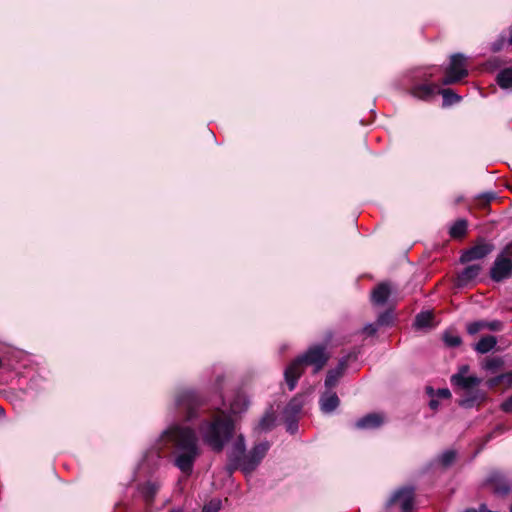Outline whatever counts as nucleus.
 <instances>
[{"instance_id": "1a4fd4ad", "label": "nucleus", "mask_w": 512, "mask_h": 512, "mask_svg": "<svg viewBox=\"0 0 512 512\" xmlns=\"http://www.w3.org/2000/svg\"><path fill=\"white\" fill-rule=\"evenodd\" d=\"M485 484L490 486L493 493L497 495H507L510 492V483L505 475L498 470L489 473L485 480Z\"/></svg>"}, {"instance_id": "20e7f679", "label": "nucleus", "mask_w": 512, "mask_h": 512, "mask_svg": "<svg viewBox=\"0 0 512 512\" xmlns=\"http://www.w3.org/2000/svg\"><path fill=\"white\" fill-rule=\"evenodd\" d=\"M328 356L325 353V347L314 346L311 347L304 355L296 358L284 372L286 383L289 390L295 389L298 379L303 373L304 364L313 365L314 372H319L326 364Z\"/></svg>"}, {"instance_id": "393cba45", "label": "nucleus", "mask_w": 512, "mask_h": 512, "mask_svg": "<svg viewBox=\"0 0 512 512\" xmlns=\"http://www.w3.org/2000/svg\"><path fill=\"white\" fill-rule=\"evenodd\" d=\"M437 94H441L443 97V105L449 106L460 101V97L454 93L451 89H440L438 87Z\"/></svg>"}, {"instance_id": "0eeeda50", "label": "nucleus", "mask_w": 512, "mask_h": 512, "mask_svg": "<svg viewBox=\"0 0 512 512\" xmlns=\"http://www.w3.org/2000/svg\"><path fill=\"white\" fill-rule=\"evenodd\" d=\"M512 275V246L507 245L496 257L490 276L494 281L500 282Z\"/></svg>"}, {"instance_id": "f8f14e48", "label": "nucleus", "mask_w": 512, "mask_h": 512, "mask_svg": "<svg viewBox=\"0 0 512 512\" xmlns=\"http://www.w3.org/2000/svg\"><path fill=\"white\" fill-rule=\"evenodd\" d=\"M438 85L427 83H416L411 87L410 93L413 97L428 101L438 92Z\"/></svg>"}, {"instance_id": "aec40b11", "label": "nucleus", "mask_w": 512, "mask_h": 512, "mask_svg": "<svg viewBox=\"0 0 512 512\" xmlns=\"http://www.w3.org/2000/svg\"><path fill=\"white\" fill-rule=\"evenodd\" d=\"M496 344H497V339L495 336H492V335L484 336L475 345V350L478 353L486 354V353L490 352L492 349H494Z\"/></svg>"}, {"instance_id": "4be33fe9", "label": "nucleus", "mask_w": 512, "mask_h": 512, "mask_svg": "<svg viewBox=\"0 0 512 512\" xmlns=\"http://www.w3.org/2000/svg\"><path fill=\"white\" fill-rule=\"evenodd\" d=\"M275 420L276 418L274 413L268 411L262 416L257 426L255 427V430L260 433L270 431L274 427Z\"/></svg>"}, {"instance_id": "473e14b6", "label": "nucleus", "mask_w": 512, "mask_h": 512, "mask_svg": "<svg viewBox=\"0 0 512 512\" xmlns=\"http://www.w3.org/2000/svg\"><path fill=\"white\" fill-rule=\"evenodd\" d=\"M496 198V194L494 192H486L482 193L478 196L479 200H483V203H490L492 200Z\"/></svg>"}, {"instance_id": "7ed1b4c3", "label": "nucleus", "mask_w": 512, "mask_h": 512, "mask_svg": "<svg viewBox=\"0 0 512 512\" xmlns=\"http://www.w3.org/2000/svg\"><path fill=\"white\" fill-rule=\"evenodd\" d=\"M234 421L229 413L220 410L199 425V433L213 451L221 452L234 433Z\"/></svg>"}, {"instance_id": "f257e3e1", "label": "nucleus", "mask_w": 512, "mask_h": 512, "mask_svg": "<svg viewBox=\"0 0 512 512\" xmlns=\"http://www.w3.org/2000/svg\"><path fill=\"white\" fill-rule=\"evenodd\" d=\"M162 439L173 446V463L186 476L193 472L202 450L196 431L190 427L173 425L163 431Z\"/></svg>"}, {"instance_id": "4c0bfd02", "label": "nucleus", "mask_w": 512, "mask_h": 512, "mask_svg": "<svg viewBox=\"0 0 512 512\" xmlns=\"http://www.w3.org/2000/svg\"><path fill=\"white\" fill-rule=\"evenodd\" d=\"M502 409L505 411V412H509V413H512V396L506 400L502 405H501Z\"/></svg>"}, {"instance_id": "6e6552de", "label": "nucleus", "mask_w": 512, "mask_h": 512, "mask_svg": "<svg viewBox=\"0 0 512 512\" xmlns=\"http://www.w3.org/2000/svg\"><path fill=\"white\" fill-rule=\"evenodd\" d=\"M466 58L463 54H454L450 58V64L446 69V76L442 80L443 85H450L460 81L467 76L468 71L465 65Z\"/></svg>"}, {"instance_id": "c85d7f7f", "label": "nucleus", "mask_w": 512, "mask_h": 512, "mask_svg": "<svg viewBox=\"0 0 512 512\" xmlns=\"http://www.w3.org/2000/svg\"><path fill=\"white\" fill-rule=\"evenodd\" d=\"M503 365V360L500 357L490 358L485 361L483 368L487 371L494 372Z\"/></svg>"}, {"instance_id": "bb28decb", "label": "nucleus", "mask_w": 512, "mask_h": 512, "mask_svg": "<svg viewBox=\"0 0 512 512\" xmlns=\"http://www.w3.org/2000/svg\"><path fill=\"white\" fill-rule=\"evenodd\" d=\"M455 459H456V451L449 449V450L444 451L438 457V462L443 467H448L455 461Z\"/></svg>"}, {"instance_id": "ddd939ff", "label": "nucleus", "mask_w": 512, "mask_h": 512, "mask_svg": "<svg viewBox=\"0 0 512 512\" xmlns=\"http://www.w3.org/2000/svg\"><path fill=\"white\" fill-rule=\"evenodd\" d=\"M348 357H343L336 368L328 371L325 386L328 390H331L335 387L339 381V379L343 376L345 369L347 368Z\"/></svg>"}, {"instance_id": "412c9836", "label": "nucleus", "mask_w": 512, "mask_h": 512, "mask_svg": "<svg viewBox=\"0 0 512 512\" xmlns=\"http://www.w3.org/2000/svg\"><path fill=\"white\" fill-rule=\"evenodd\" d=\"M496 82L504 90L512 89V67L501 70L497 74Z\"/></svg>"}, {"instance_id": "e433bc0d", "label": "nucleus", "mask_w": 512, "mask_h": 512, "mask_svg": "<svg viewBox=\"0 0 512 512\" xmlns=\"http://www.w3.org/2000/svg\"><path fill=\"white\" fill-rule=\"evenodd\" d=\"M437 396L440 398L448 399L451 396V392L447 388H442L437 391Z\"/></svg>"}, {"instance_id": "c756f323", "label": "nucleus", "mask_w": 512, "mask_h": 512, "mask_svg": "<svg viewBox=\"0 0 512 512\" xmlns=\"http://www.w3.org/2000/svg\"><path fill=\"white\" fill-rule=\"evenodd\" d=\"M393 321L392 311H385L377 319L378 326H389Z\"/></svg>"}, {"instance_id": "4468645a", "label": "nucleus", "mask_w": 512, "mask_h": 512, "mask_svg": "<svg viewBox=\"0 0 512 512\" xmlns=\"http://www.w3.org/2000/svg\"><path fill=\"white\" fill-rule=\"evenodd\" d=\"M488 329L490 331H501L503 329V323L499 320L493 321H475L467 325V332L470 335H475L481 330Z\"/></svg>"}, {"instance_id": "c9c22d12", "label": "nucleus", "mask_w": 512, "mask_h": 512, "mask_svg": "<svg viewBox=\"0 0 512 512\" xmlns=\"http://www.w3.org/2000/svg\"><path fill=\"white\" fill-rule=\"evenodd\" d=\"M504 42H505V38L503 36H501L498 41L493 43V45H492L493 51L496 52V51L501 50L504 46Z\"/></svg>"}, {"instance_id": "72a5a7b5", "label": "nucleus", "mask_w": 512, "mask_h": 512, "mask_svg": "<svg viewBox=\"0 0 512 512\" xmlns=\"http://www.w3.org/2000/svg\"><path fill=\"white\" fill-rule=\"evenodd\" d=\"M363 332L367 334L368 336H372L377 332V325L376 324H368L363 328Z\"/></svg>"}, {"instance_id": "2f4dec72", "label": "nucleus", "mask_w": 512, "mask_h": 512, "mask_svg": "<svg viewBox=\"0 0 512 512\" xmlns=\"http://www.w3.org/2000/svg\"><path fill=\"white\" fill-rule=\"evenodd\" d=\"M221 509V500L212 499L204 505L201 512H218Z\"/></svg>"}, {"instance_id": "f704fd0d", "label": "nucleus", "mask_w": 512, "mask_h": 512, "mask_svg": "<svg viewBox=\"0 0 512 512\" xmlns=\"http://www.w3.org/2000/svg\"><path fill=\"white\" fill-rule=\"evenodd\" d=\"M469 366L468 365H462L459 367V370L456 374H453L452 376H460V377H467L469 372Z\"/></svg>"}, {"instance_id": "39448f33", "label": "nucleus", "mask_w": 512, "mask_h": 512, "mask_svg": "<svg viewBox=\"0 0 512 512\" xmlns=\"http://www.w3.org/2000/svg\"><path fill=\"white\" fill-rule=\"evenodd\" d=\"M481 382V378L475 375L467 377L451 376L452 385L465 391V395L459 400L460 406L471 408L476 403H480L485 400V393L477 389Z\"/></svg>"}, {"instance_id": "cd10ccee", "label": "nucleus", "mask_w": 512, "mask_h": 512, "mask_svg": "<svg viewBox=\"0 0 512 512\" xmlns=\"http://www.w3.org/2000/svg\"><path fill=\"white\" fill-rule=\"evenodd\" d=\"M432 320V314L430 312H421L415 318V326L417 328L427 327Z\"/></svg>"}, {"instance_id": "423d86ee", "label": "nucleus", "mask_w": 512, "mask_h": 512, "mask_svg": "<svg viewBox=\"0 0 512 512\" xmlns=\"http://www.w3.org/2000/svg\"><path fill=\"white\" fill-rule=\"evenodd\" d=\"M174 406L180 416L190 421L197 415L200 399L193 390L181 389L175 395Z\"/></svg>"}, {"instance_id": "ea45409f", "label": "nucleus", "mask_w": 512, "mask_h": 512, "mask_svg": "<svg viewBox=\"0 0 512 512\" xmlns=\"http://www.w3.org/2000/svg\"><path fill=\"white\" fill-rule=\"evenodd\" d=\"M439 402L435 399H431L429 402V406L431 409L435 410L438 408Z\"/></svg>"}, {"instance_id": "a878e982", "label": "nucleus", "mask_w": 512, "mask_h": 512, "mask_svg": "<svg viewBox=\"0 0 512 512\" xmlns=\"http://www.w3.org/2000/svg\"><path fill=\"white\" fill-rule=\"evenodd\" d=\"M467 222L463 219L456 221L450 228V235L454 238L462 237L466 233Z\"/></svg>"}, {"instance_id": "b1692460", "label": "nucleus", "mask_w": 512, "mask_h": 512, "mask_svg": "<svg viewBox=\"0 0 512 512\" xmlns=\"http://www.w3.org/2000/svg\"><path fill=\"white\" fill-rule=\"evenodd\" d=\"M487 385L490 388H495L499 385H504L506 387H510L512 385V374L504 373L493 377L487 381Z\"/></svg>"}, {"instance_id": "6ab92c4d", "label": "nucleus", "mask_w": 512, "mask_h": 512, "mask_svg": "<svg viewBox=\"0 0 512 512\" xmlns=\"http://www.w3.org/2000/svg\"><path fill=\"white\" fill-rule=\"evenodd\" d=\"M249 406V400L244 394H237L232 402L230 403V413L240 414L247 410Z\"/></svg>"}, {"instance_id": "5701e85b", "label": "nucleus", "mask_w": 512, "mask_h": 512, "mask_svg": "<svg viewBox=\"0 0 512 512\" xmlns=\"http://www.w3.org/2000/svg\"><path fill=\"white\" fill-rule=\"evenodd\" d=\"M304 400L301 396L294 397L285 407L284 414L287 417H294L302 410Z\"/></svg>"}, {"instance_id": "a18cd8bd", "label": "nucleus", "mask_w": 512, "mask_h": 512, "mask_svg": "<svg viewBox=\"0 0 512 512\" xmlns=\"http://www.w3.org/2000/svg\"><path fill=\"white\" fill-rule=\"evenodd\" d=\"M152 486V492H155L156 488L154 487V485H151Z\"/></svg>"}, {"instance_id": "58836bf2", "label": "nucleus", "mask_w": 512, "mask_h": 512, "mask_svg": "<svg viewBox=\"0 0 512 512\" xmlns=\"http://www.w3.org/2000/svg\"><path fill=\"white\" fill-rule=\"evenodd\" d=\"M297 429V425L295 422H290L287 426V430L291 433H294V431Z\"/></svg>"}, {"instance_id": "37998d69", "label": "nucleus", "mask_w": 512, "mask_h": 512, "mask_svg": "<svg viewBox=\"0 0 512 512\" xmlns=\"http://www.w3.org/2000/svg\"><path fill=\"white\" fill-rule=\"evenodd\" d=\"M465 512H477L475 509H467Z\"/></svg>"}, {"instance_id": "79ce46f5", "label": "nucleus", "mask_w": 512, "mask_h": 512, "mask_svg": "<svg viewBox=\"0 0 512 512\" xmlns=\"http://www.w3.org/2000/svg\"><path fill=\"white\" fill-rule=\"evenodd\" d=\"M169 512H182V510L178 509V508L177 509L175 508V509H171Z\"/></svg>"}, {"instance_id": "2eb2a0df", "label": "nucleus", "mask_w": 512, "mask_h": 512, "mask_svg": "<svg viewBox=\"0 0 512 512\" xmlns=\"http://www.w3.org/2000/svg\"><path fill=\"white\" fill-rule=\"evenodd\" d=\"M319 403L322 412L331 413L339 406L340 400L335 392L327 390L321 396Z\"/></svg>"}, {"instance_id": "9b49d317", "label": "nucleus", "mask_w": 512, "mask_h": 512, "mask_svg": "<svg viewBox=\"0 0 512 512\" xmlns=\"http://www.w3.org/2000/svg\"><path fill=\"white\" fill-rule=\"evenodd\" d=\"M493 245L490 243H479L472 248L464 251L460 257L462 263H468L486 257L493 251Z\"/></svg>"}, {"instance_id": "f3484780", "label": "nucleus", "mask_w": 512, "mask_h": 512, "mask_svg": "<svg viewBox=\"0 0 512 512\" xmlns=\"http://www.w3.org/2000/svg\"><path fill=\"white\" fill-rule=\"evenodd\" d=\"M383 422L384 418L381 414L371 413L360 418L355 423V427L358 429H374L381 426Z\"/></svg>"}, {"instance_id": "49530a36", "label": "nucleus", "mask_w": 512, "mask_h": 512, "mask_svg": "<svg viewBox=\"0 0 512 512\" xmlns=\"http://www.w3.org/2000/svg\"><path fill=\"white\" fill-rule=\"evenodd\" d=\"M510 511L512 512V505H511Z\"/></svg>"}, {"instance_id": "f03ea898", "label": "nucleus", "mask_w": 512, "mask_h": 512, "mask_svg": "<svg viewBox=\"0 0 512 512\" xmlns=\"http://www.w3.org/2000/svg\"><path fill=\"white\" fill-rule=\"evenodd\" d=\"M270 447L269 441H261L247 452L245 438L242 434H239L227 452L228 472L232 474L239 469L245 475L251 474L260 465Z\"/></svg>"}, {"instance_id": "c03bdc74", "label": "nucleus", "mask_w": 512, "mask_h": 512, "mask_svg": "<svg viewBox=\"0 0 512 512\" xmlns=\"http://www.w3.org/2000/svg\"><path fill=\"white\" fill-rule=\"evenodd\" d=\"M4 413V410L3 408L0 407V415H2Z\"/></svg>"}, {"instance_id": "7c9ffc66", "label": "nucleus", "mask_w": 512, "mask_h": 512, "mask_svg": "<svg viewBox=\"0 0 512 512\" xmlns=\"http://www.w3.org/2000/svg\"><path fill=\"white\" fill-rule=\"evenodd\" d=\"M443 339L445 344L449 347H457L461 344V338L458 335L445 333Z\"/></svg>"}, {"instance_id": "a211bd4d", "label": "nucleus", "mask_w": 512, "mask_h": 512, "mask_svg": "<svg viewBox=\"0 0 512 512\" xmlns=\"http://www.w3.org/2000/svg\"><path fill=\"white\" fill-rule=\"evenodd\" d=\"M391 290L387 283L379 284L371 294V300L375 305H383L390 296Z\"/></svg>"}, {"instance_id": "dca6fc26", "label": "nucleus", "mask_w": 512, "mask_h": 512, "mask_svg": "<svg viewBox=\"0 0 512 512\" xmlns=\"http://www.w3.org/2000/svg\"><path fill=\"white\" fill-rule=\"evenodd\" d=\"M481 266L479 264H472L467 266L457 277L456 285L463 287L473 281L480 273Z\"/></svg>"}, {"instance_id": "9d476101", "label": "nucleus", "mask_w": 512, "mask_h": 512, "mask_svg": "<svg viewBox=\"0 0 512 512\" xmlns=\"http://www.w3.org/2000/svg\"><path fill=\"white\" fill-rule=\"evenodd\" d=\"M400 505L402 512H410L413 505V489L403 487L397 490L387 502L388 506Z\"/></svg>"}, {"instance_id": "a19ab883", "label": "nucleus", "mask_w": 512, "mask_h": 512, "mask_svg": "<svg viewBox=\"0 0 512 512\" xmlns=\"http://www.w3.org/2000/svg\"><path fill=\"white\" fill-rule=\"evenodd\" d=\"M508 33H509L508 43L510 45H512V26L509 27Z\"/></svg>"}]
</instances>
